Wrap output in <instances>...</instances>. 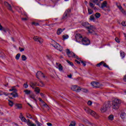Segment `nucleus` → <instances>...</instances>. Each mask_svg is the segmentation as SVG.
I'll return each instance as SVG.
<instances>
[{
	"instance_id": "ea45409f",
	"label": "nucleus",
	"mask_w": 126,
	"mask_h": 126,
	"mask_svg": "<svg viewBox=\"0 0 126 126\" xmlns=\"http://www.w3.org/2000/svg\"><path fill=\"white\" fill-rule=\"evenodd\" d=\"M26 60H27V58L26 57V56L25 55H22V61H26Z\"/></svg>"
},
{
	"instance_id": "49530a36",
	"label": "nucleus",
	"mask_w": 126,
	"mask_h": 126,
	"mask_svg": "<svg viewBox=\"0 0 126 126\" xmlns=\"http://www.w3.org/2000/svg\"><path fill=\"white\" fill-rule=\"evenodd\" d=\"M67 63L70 65H71V66H73V63L72 62H71L70 61L67 60L66 61Z\"/></svg>"
},
{
	"instance_id": "72a5a7b5",
	"label": "nucleus",
	"mask_w": 126,
	"mask_h": 126,
	"mask_svg": "<svg viewBox=\"0 0 126 126\" xmlns=\"http://www.w3.org/2000/svg\"><path fill=\"white\" fill-rule=\"evenodd\" d=\"M120 10L121 11V12H122V13H123V14H124V15H126V10H125L124 9V8H123V7L121 8L120 9Z\"/></svg>"
},
{
	"instance_id": "338daca9",
	"label": "nucleus",
	"mask_w": 126,
	"mask_h": 126,
	"mask_svg": "<svg viewBox=\"0 0 126 126\" xmlns=\"http://www.w3.org/2000/svg\"><path fill=\"white\" fill-rule=\"evenodd\" d=\"M68 77H69V78H71L72 77V75L70 74L69 75L67 76Z\"/></svg>"
},
{
	"instance_id": "774afa93",
	"label": "nucleus",
	"mask_w": 126,
	"mask_h": 126,
	"mask_svg": "<svg viewBox=\"0 0 126 126\" xmlns=\"http://www.w3.org/2000/svg\"><path fill=\"white\" fill-rule=\"evenodd\" d=\"M124 81H126V76H125L124 78Z\"/></svg>"
},
{
	"instance_id": "69168bd1",
	"label": "nucleus",
	"mask_w": 126,
	"mask_h": 126,
	"mask_svg": "<svg viewBox=\"0 0 126 126\" xmlns=\"http://www.w3.org/2000/svg\"><path fill=\"white\" fill-rule=\"evenodd\" d=\"M75 62L76 63H78V64H79V63H80V62L79 61H77V60H75Z\"/></svg>"
},
{
	"instance_id": "20e7f679",
	"label": "nucleus",
	"mask_w": 126,
	"mask_h": 126,
	"mask_svg": "<svg viewBox=\"0 0 126 126\" xmlns=\"http://www.w3.org/2000/svg\"><path fill=\"white\" fill-rule=\"evenodd\" d=\"M66 53L67 54V56H68V58H74V59H77L79 61H80V59L78 58L76 55H75L73 52H70L69 49H67L66 50Z\"/></svg>"
},
{
	"instance_id": "2eb2a0df",
	"label": "nucleus",
	"mask_w": 126,
	"mask_h": 126,
	"mask_svg": "<svg viewBox=\"0 0 126 126\" xmlns=\"http://www.w3.org/2000/svg\"><path fill=\"white\" fill-rule=\"evenodd\" d=\"M92 116L94 117V119H98L99 118H100V116H99V115L94 111L92 112Z\"/></svg>"
},
{
	"instance_id": "2f4dec72",
	"label": "nucleus",
	"mask_w": 126,
	"mask_h": 126,
	"mask_svg": "<svg viewBox=\"0 0 126 126\" xmlns=\"http://www.w3.org/2000/svg\"><path fill=\"white\" fill-rule=\"evenodd\" d=\"M8 104L9 105L10 107H12L13 106V102H12V101L8 99Z\"/></svg>"
},
{
	"instance_id": "6e6d98bb",
	"label": "nucleus",
	"mask_w": 126,
	"mask_h": 126,
	"mask_svg": "<svg viewBox=\"0 0 126 126\" xmlns=\"http://www.w3.org/2000/svg\"><path fill=\"white\" fill-rule=\"evenodd\" d=\"M122 24L123 26H126V22H125V21L122 22Z\"/></svg>"
},
{
	"instance_id": "4d7b16f0",
	"label": "nucleus",
	"mask_w": 126,
	"mask_h": 126,
	"mask_svg": "<svg viewBox=\"0 0 126 126\" xmlns=\"http://www.w3.org/2000/svg\"><path fill=\"white\" fill-rule=\"evenodd\" d=\"M35 123H36V125H37V126H40V125H41V123L38 122V121H36Z\"/></svg>"
},
{
	"instance_id": "393cba45",
	"label": "nucleus",
	"mask_w": 126,
	"mask_h": 126,
	"mask_svg": "<svg viewBox=\"0 0 126 126\" xmlns=\"http://www.w3.org/2000/svg\"><path fill=\"white\" fill-rule=\"evenodd\" d=\"M89 25H90V24L87 22H84L82 23V26H84V27H86V29H87V27H88Z\"/></svg>"
},
{
	"instance_id": "0eeeda50",
	"label": "nucleus",
	"mask_w": 126,
	"mask_h": 126,
	"mask_svg": "<svg viewBox=\"0 0 126 126\" xmlns=\"http://www.w3.org/2000/svg\"><path fill=\"white\" fill-rule=\"evenodd\" d=\"M71 89L73 91H75L77 93H78L79 92L80 87H78L77 85H73L71 87Z\"/></svg>"
},
{
	"instance_id": "b1692460",
	"label": "nucleus",
	"mask_w": 126,
	"mask_h": 126,
	"mask_svg": "<svg viewBox=\"0 0 126 126\" xmlns=\"http://www.w3.org/2000/svg\"><path fill=\"white\" fill-rule=\"evenodd\" d=\"M84 122H85L86 125H87L88 126H89V125L90 126H94V124L91 123V122H90L89 121H88V120H85L84 121Z\"/></svg>"
},
{
	"instance_id": "7ed1b4c3",
	"label": "nucleus",
	"mask_w": 126,
	"mask_h": 126,
	"mask_svg": "<svg viewBox=\"0 0 126 126\" xmlns=\"http://www.w3.org/2000/svg\"><path fill=\"white\" fill-rule=\"evenodd\" d=\"M111 107V102L110 101L105 102L103 106L100 108L101 113H105L110 109Z\"/></svg>"
},
{
	"instance_id": "6ab92c4d",
	"label": "nucleus",
	"mask_w": 126,
	"mask_h": 126,
	"mask_svg": "<svg viewBox=\"0 0 126 126\" xmlns=\"http://www.w3.org/2000/svg\"><path fill=\"white\" fill-rule=\"evenodd\" d=\"M107 1H103V3L101 4V8L104 9V7H106L107 6Z\"/></svg>"
},
{
	"instance_id": "8fccbe9b",
	"label": "nucleus",
	"mask_w": 126,
	"mask_h": 126,
	"mask_svg": "<svg viewBox=\"0 0 126 126\" xmlns=\"http://www.w3.org/2000/svg\"><path fill=\"white\" fill-rule=\"evenodd\" d=\"M32 25H34V26H39V24L38 23H35V22H32Z\"/></svg>"
},
{
	"instance_id": "c03bdc74",
	"label": "nucleus",
	"mask_w": 126,
	"mask_h": 126,
	"mask_svg": "<svg viewBox=\"0 0 126 126\" xmlns=\"http://www.w3.org/2000/svg\"><path fill=\"white\" fill-rule=\"evenodd\" d=\"M116 5L117 6V7L120 9L121 8H122V6L121 5V4L119 3H116Z\"/></svg>"
},
{
	"instance_id": "4468645a",
	"label": "nucleus",
	"mask_w": 126,
	"mask_h": 126,
	"mask_svg": "<svg viewBox=\"0 0 126 126\" xmlns=\"http://www.w3.org/2000/svg\"><path fill=\"white\" fill-rule=\"evenodd\" d=\"M4 5L9 9V10H12V8H11V5H10L8 2L5 1L4 2Z\"/></svg>"
},
{
	"instance_id": "e433bc0d",
	"label": "nucleus",
	"mask_w": 126,
	"mask_h": 126,
	"mask_svg": "<svg viewBox=\"0 0 126 126\" xmlns=\"http://www.w3.org/2000/svg\"><path fill=\"white\" fill-rule=\"evenodd\" d=\"M103 63H104V61H102L100 63H97L96 66L98 67H100L101 65H103Z\"/></svg>"
},
{
	"instance_id": "aec40b11",
	"label": "nucleus",
	"mask_w": 126,
	"mask_h": 126,
	"mask_svg": "<svg viewBox=\"0 0 126 126\" xmlns=\"http://www.w3.org/2000/svg\"><path fill=\"white\" fill-rule=\"evenodd\" d=\"M80 91H82V92H84V93H87V92H88V90H87V89H84L80 87L79 92H80Z\"/></svg>"
},
{
	"instance_id": "f8f14e48",
	"label": "nucleus",
	"mask_w": 126,
	"mask_h": 126,
	"mask_svg": "<svg viewBox=\"0 0 126 126\" xmlns=\"http://www.w3.org/2000/svg\"><path fill=\"white\" fill-rule=\"evenodd\" d=\"M84 110H85V112H86L87 114H89V115H91V116L92 115V113L93 112H94V111H93V110H92L89 108H84Z\"/></svg>"
},
{
	"instance_id": "4c0bfd02",
	"label": "nucleus",
	"mask_w": 126,
	"mask_h": 126,
	"mask_svg": "<svg viewBox=\"0 0 126 126\" xmlns=\"http://www.w3.org/2000/svg\"><path fill=\"white\" fill-rule=\"evenodd\" d=\"M34 92L37 93H40V89L38 87L34 88Z\"/></svg>"
},
{
	"instance_id": "09e8293b",
	"label": "nucleus",
	"mask_w": 126,
	"mask_h": 126,
	"mask_svg": "<svg viewBox=\"0 0 126 126\" xmlns=\"http://www.w3.org/2000/svg\"><path fill=\"white\" fill-rule=\"evenodd\" d=\"M2 30H3V31H4V32H5V33H6V31H7L9 33H10V32L9 31V30L8 29H6V30H5L3 28Z\"/></svg>"
},
{
	"instance_id": "864d4df0",
	"label": "nucleus",
	"mask_w": 126,
	"mask_h": 126,
	"mask_svg": "<svg viewBox=\"0 0 126 126\" xmlns=\"http://www.w3.org/2000/svg\"><path fill=\"white\" fill-rule=\"evenodd\" d=\"M88 105L89 106H91V105H92V101H91V100H89L88 102Z\"/></svg>"
},
{
	"instance_id": "1a4fd4ad",
	"label": "nucleus",
	"mask_w": 126,
	"mask_h": 126,
	"mask_svg": "<svg viewBox=\"0 0 126 126\" xmlns=\"http://www.w3.org/2000/svg\"><path fill=\"white\" fill-rule=\"evenodd\" d=\"M33 39L36 42H39V43L40 44H42V43H43V42H44V40H43V39H42L41 38H38V36H35L34 37H33Z\"/></svg>"
},
{
	"instance_id": "79ce46f5",
	"label": "nucleus",
	"mask_w": 126,
	"mask_h": 126,
	"mask_svg": "<svg viewBox=\"0 0 126 126\" xmlns=\"http://www.w3.org/2000/svg\"><path fill=\"white\" fill-rule=\"evenodd\" d=\"M88 11L89 15L92 14L93 13V10H92L91 9L88 8Z\"/></svg>"
},
{
	"instance_id": "de8ad7c7",
	"label": "nucleus",
	"mask_w": 126,
	"mask_h": 126,
	"mask_svg": "<svg viewBox=\"0 0 126 126\" xmlns=\"http://www.w3.org/2000/svg\"><path fill=\"white\" fill-rule=\"evenodd\" d=\"M90 6L91 7L94 8V9H96V7H94V4L92 2H90Z\"/></svg>"
},
{
	"instance_id": "13d9d810",
	"label": "nucleus",
	"mask_w": 126,
	"mask_h": 126,
	"mask_svg": "<svg viewBox=\"0 0 126 126\" xmlns=\"http://www.w3.org/2000/svg\"><path fill=\"white\" fill-rule=\"evenodd\" d=\"M19 50L20 51H21V52H23V51H24V48H22L19 47Z\"/></svg>"
},
{
	"instance_id": "c756f323",
	"label": "nucleus",
	"mask_w": 126,
	"mask_h": 126,
	"mask_svg": "<svg viewBox=\"0 0 126 126\" xmlns=\"http://www.w3.org/2000/svg\"><path fill=\"white\" fill-rule=\"evenodd\" d=\"M20 119H21L22 122H24V123L27 122V120H26L25 117L22 116L20 117Z\"/></svg>"
},
{
	"instance_id": "a19ab883",
	"label": "nucleus",
	"mask_w": 126,
	"mask_h": 126,
	"mask_svg": "<svg viewBox=\"0 0 126 126\" xmlns=\"http://www.w3.org/2000/svg\"><path fill=\"white\" fill-rule=\"evenodd\" d=\"M21 54L20 53H18L16 55L15 59L17 60H19V58H20Z\"/></svg>"
},
{
	"instance_id": "a878e982",
	"label": "nucleus",
	"mask_w": 126,
	"mask_h": 126,
	"mask_svg": "<svg viewBox=\"0 0 126 126\" xmlns=\"http://www.w3.org/2000/svg\"><path fill=\"white\" fill-rule=\"evenodd\" d=\"M94 16L95 17V19H98V18H100V17L101 16V14H100L99 13H96L94 14Z\"/></svg>"
},
{
	"instance_id": "cd10ccee",
	"label": "nucleus",
	"mask_w": 126,
	"mask_h": 126,
	"mask_svg": "<svg viewBox=\"0 0 126 126\" xmlns=\"http://www.w3.org/2000/svg\"><path fill=\"white\" fill-rule=\"evenodd\" d=\"M57 68H58L59 70H60V71H63V67L62 64H59Z\"/></svg>"
},
{
	"instance_id": "f03ea898",
	"label": "nucleus",
	"mask_w": 126,
	"mask_h": 126,
	"mask_svg": "<svg viewBox=\"0 0 126 126\" xmlns=\"http://www.w3.org/2000/svg\"><path fill=\"white\" fill-rule=\"evenodd\" d=\"M122 104V101L120 99H115L112 101V107L114 110H118Z\"/></svg>"
},
{
	"instance_id": "e2e57ef3",
	"label": "nucleus",
	"mask_w": 126,
	"mask_h": 126,
	"mask_svg": "<svg viewBox=\"0 0 126 126\" xmlns=\"http://www.w3.org/2000/svg\"><path fill=\"white\" fill-rule=\"evenodd\" d=\"M3 56V53L0 51V57H2Z\"/></svg>"
},
{
	"instance_id": "680f3d73",
	"label": "nucleus",
	"mask_w": 126,
	"mask_h": 126,
	"mask_svg": "<svg viewBox=\"0 0 126 126\" xmlns=\"http://www.w3.org/2000/svg\"><path fill=\"white\" fill-rule=\"evenodd\" d=\"M22 20L23 21H26L27 20V18H22Z\"/></svg>"
},
{
	"instance_id": "ddd939ff",
	"label": "nucleus",
	"mask_w": 126,
	"mask_h": 126,
	"mask_svg": "<svg viewBox=\"0 0 126 126\" xmlns=\"http://www.w3.org/2000/svg\"><path fill=\"white\" fill-rule=\"evenodd\" d=\"M89 20L90 21H93V22H95L96 23H97L98 21L96 20V18H95V17L94 15H92L90 16Z\"/></svg>"
},
{
	"instance_id": "dca6fc26",
	"label": "nucleus",
	"mask_w": 126,
	"mask_h": 126,
	"mask_svg": "<svg viewBox=\"0 0 126 126\" xmlns=\"http://www.w3.org/2000/svg\"><path fill=\"white\" fill-rule=\"evenodd\" d=\"M120 117L122 120H126V114L125 112H122L120 115Z\"/></svg>"
},
{
	"instance_id": "f3484780",
	"label": "nucleus",
	"mask_w": 126,
	"mask_h": 126,
	"mask_svg": "<svg viewBox=\"0 0 126 126\" xmlns=\"http://www.w3.org/2000/svg\"><path fill=\"white\" fill-rule=\"evenodd\" d=\"M10 95H12L14 98H16V97H18V94H17V92H13L10 94Z\"/></svg>"
},
{
	"instance_id": "0e129e2a",
	"label": "nucleus",
	"mask_w": 126,
	"mask_h": 126,
	"mask_svg": "<svg viewBox=\"0 0 126 126\" xmlns=\"http://www.w3.org/2000/svg\"><path fill=\"white\" fill-rule=\"evenodd\" d=\"M3 95H5V96H8V94H7L5 92L3 93Z\"/></svg>"
},
{
	"instance_id": "423d86ee",
	"label": "nucleus",
	"mask_w": 126,
	"mask_h": 126,
	"mask_svg": "<svg viewBox=\"0 0 126 126\" xmlns=\"http://www.w3.org/2000/svg\"><path fill=\"white\" fill-rule=\"evenodd\" d=\"M87 29L89 33H94L96 30V28L94 26L90 25L87 27Z\"/></svg>"
},
{
	"instance_id": "9b49d317",
	"label": "nucleus",
	"mask_w": 126,
	"mask_h": 126,
	"mask_svg": "<svg viewBox=\"0 0 126 126\" xmlns=\"http://www.w3.org/2000/svg\"><path fill=\"white\" fill-rule=\"evenodd\" d=\"M69 12H70V10L69 9L65 11L63 16V19H66V18H67V16L68 15Z\"/></svg>"
},
{
	"instance_id": "bb28decb",
	"label": "nucleus",
	"mask_w": 126,
	"mask_h": 126,
	"mask_svg": "<svg viewBox=\"0 0 126 126\" xmlns=\"http://www.w3.org/2000/svg\"><path fill=\"white\" fill-rule=\"evenodd\" d=\"M24 92H25L26 95H30V94H31V91L28 90H25Z\"/></svg>"
},
{
	"instance_id": "052dcab7",
	"label": "nucleus",
	"mask_w": 126,
	"mask_h": 126,
	"mask_svg": "<svg viewBox=\"0 0 126 126\" xmlns=\"http://www.w3.org/2000/svg\"><path fill=\"white\" fill-rule=\"evenodd\" d=\"M47 125L48 126H52L53 124H52V123H47Z\"/></svg>"
},
{
	"instance_id": "5701e85b",
	"label": "nucleus",
	"mask_w": 126,
	"mask_h": 126,
	"mask_svg": "<svg viewBox=\"0 0 126 126\" xmlns=\"http://www.w3.org/2000/svg\"><path fill=\"white\" fill-rule=\"evenodd\" d=\"M35 97V95L34 94H32L30 95V97H31V99H32L33 100H34V101H35V102H37V99H36Z\"/></svg>"
},
{
	"instance_id": "7c9ffc66",
	"label": "nucleus",
	"mask_w": 126,
	"mask_h": 126,
	"mask_svg": "<svg viewBox=\"0 0 126 126\" xmlns=\"http://www.w3.org/2000/svg\"><path fill=\"white\" fill-rule=\"evenodd\" d=\"M62 32H63V30H62V29H58L57 30V34L61 35V34H62Z\"/></svg>"
},
{
	"instance_id": "6e6552de",
	"label": "nucleus",
	"mask_w": 126,
	"mask_h": 126,
	"mask_svg": "<svg viewBox=\"0 0 126 126\" xmlns=\"http://www.w3.org/2000/svg\"><path fill=\"white\" fill-rule=\"evenodd\" d=\"M36 76L38 79H39V77H43L45 78V75H44V73L40 71H37L36 74Z\"/></svg>"
},
{
	"instance_id": "58836bf2",
	"label": "nucleus",
	"mask_w": 126,
	"mask_h": 126,
	"mask_svg": "<svg viewBox=\"0 0 126 126\" xmlns=\"http://www.w3.org/2000/svg\"><path fill=\"white\" fill-rule=\"evenodd\" d=\"M102 65H103V66L104 67H106L107 68H108V69H110V67H109L108 65H107V63H104L103 62V63L102 64Z\"/></svg>"
},
{
	"instance_id": "bf43d9fd",
	"label": "nucleus",
	"mask_w": 126,
	"mask_h": 126,
	"mask_svg": "<svg viewBox=\"0 0 126 126\" xmlns=\"http://www.w3.org/2000/svg\"><path fill=\"white\" fill-rule=\"evenodd\" d=\"M115 41L117 43H120V40H119V38L118 37L115 38Z\"/></svg>"
},
{
	"instance_id": "9d476101",
	"label": "nucleus",
	"mask_w": 126,
	"mask_h": 126,
	"mask_svg": "<svg viewBox=\"0 0 126 126\" xmlns=\"http://www.w3.org/2000/svg\"><path fill=\"white\" fill-rule=\"evenodd\" d=\"M91 85L93 87H95V88H98L99 87V82L93 81L91 82Z\"/></svg>"
},
{
	"instance_id": "412c9836",
	"label": "nucleus",
	"mask_w": 126,
	"mask_h": 126,
	"mask_svg": "<svg viewBox=\"0 0 126 126\" xmlns=\"http://www.w3.org/2000/svg\"><path fill=\"white\" fill-rule=\"evenodd\" d=\"M9 91H11L12 92H17V90L15 89V86L12 87Z\"/></svg>"
},
{
	"instance_id": "f704fd0d",
	"label": "nucleus",
	"mask_w": 126,
	"mask_h": 126,
	"mask_svg": "<svg viewBox=\"0 0 126 126\" xmlns=\"http://www.w3.org/2000/svg\"><path fill=\"white\" fill-rule=\"evenodd\" d=\"M27 124L28 125V126H32V125H33V124H32V123H31V122H30V120L28 119V121H27Z\"/></svg>"
},
{
	"instance_id": "c85d7f7f",
	"label": "nucleus",
	"mask_w": 126,
	"mask_h": 126,
	"mask_svg": "<svg viewBox=\"0 0 126 126\" xmlns=\"http://www.w3.org/2000/svg\"><path fill=\"white\" fill-rule=\"evenodd\" d=\"M120 55L122 59H124V58L126 57V54H125V52L123 51H120Z\"/></svg>"
},
{
	"instance_id": "603ef678",
	"label": "nucleus",
	"mask_w": 126,
	"mask_h": 126,
	"mask_svg": "<svg viewBox=\"0 0 126 126\" xmlns=\"http://www.w3.org/2000/svg\"><path fill=\"white\" fill-rule=\"evenodd\" d=\"M24 87L25 88H28V84H27V82L24 84Z\"/></svg>"
},
{
	"instance_id": "4be33fe9",
	"label": "nucleus",
	"mask_w": 126,
	"mask_h": 126,
	"mask_svg": "<svg viewBox=\"0 0 126 126\" xmlns=\"http://www.w3.org/2000/svg\"><path fill=\"white\" fill-rule=\"evenodd\" d=\"M16 107H17L16 109H19L20 110V109H22V105L20 103H17L16 104Z\"/></svg>"
},
{
	"instance_id": "a18cd8bd",
	"label": "nucleus",
	"mask_w": 126,
	"mask_h": 126,
	"mask_svg": "<svg viewBox=\"0 0 126 126\" xmlns=\"http://www.w3.org/2000/svg\"><path fill=\"white\" fill-rule=\"evenodd\" d=\"M63 40H65L66 39H68V35H63Z\"/></svg>"
},
{
	"instance_id": "a211bd4d",
	"label": "nucleus",
	"mask_w": 126,
	"mask_h": 126,
	"mask_svg": "<svg viewBox=\"0 0 126 126\" xmlns=\"http://www.w3.org/2000/svg\"><path fill=\"white\" fill-rule=\"evenodd\" d=\"M103 0H93L92 1L94 3H95L96 5H100L99 3Z\"/></svg>"
},
{
	"instance_id": "5fc2aeb1",
	"label": "nucleus",
	"mask_w": 126,
	"mask_h": 126,
	"mask_svg": "<svg viewBox=\"0 0 126 126\" xmlns=\"http://www.w3.org/2000/svg\"><path fill=\"white\" fill-rule=\"evenodd\" d=\"M81 63H82L83 66H86V63H85V62H83V61H81Z\"/></svg>"
},
{
	"instance_id": "39448f33",
	"label": "nucleus",
	"mask_w": 126,
	"mask_h": 126,
	"mask_svg": "<svg viewBox=\"0 0 126 126\" xmlns=\"http://www.w3.org/2000/svg\"><path fill=\"white\" fill-rule=\"evenodd\" d=\"M52 43L54 44H52L51 45L55 49L58 50V51H60V52H62V51H63V46H61L59 43H57L56 41H55V40H52Z\"/></svg>"
},
{
	"instance_id": "f257e3e1",
	"label": "nucleus",
	"mask_w": 126,
	"mask_h": 126,
	"mask_svg": "<svg viewBox=\"0 0 126 126\" xmlns=\"http://www.w3.org/2000/svg\"><path fill=\"white\" fill-rule=\"evenodd\" d=\"M75 39L76 42H82V44L85 46L90 45V40L86 37H82V35L79 33H78L75 35Z\"/></svg>"
},
{
	"instance_id": "c9c22d12",
	"label": "nucleus",
	"mask_w": 126,
	"mask_h": 126,
	"mask_svg": "<svg viewBox=\"0 0 126 126\" xmlns=\"http://www.w3.org/2000/svg\"><path fill=\"white\" fill-rule=\"evenodd\" d=\"M30 85L31 87H32V89H34L35 86H36L35 85V84H34V83H33V82H31Z\"/></svg>"
},
{
	"instance_id": "3c124183",
	"label": "nucleus",
	"mask_w": 126,
	"mask_h": 126,
	"mask_svg": "<svg viewBox=\"0 0 126 126\" xmlns=\"http://www.w3.org/2000/svg\"><path fill=\"white\" fill-rule=\"evenodd\" d=\"M69 126H75V122H72L69 125Z\"/></svg>"
},
{
	"instance_id": "473e14b6",
	"label": "nucleus",
	"mask_w": 126,
	"mask_h": 126,
	"mask_svg": "<svg viewBox=\"0 0 126 126\" xmlns=\"http://www.w3.org/2000/svg\"><path fill=\"white\" fill-rule=\"evenodd\" d=\"M108 120L109 121H113L114 120V115H110L108 116Z\"/></svg>"
},
{
	"instance_id": "37998d69",
	"label": "nucleus",
	"mask_w": 126,
	"mask_h": 126,
	"mask_svg": "<svg viewBox=\"0 0 126 126\" xmlns=\"http://www.w3.org/2000/svg\"><path fill=\"white\" fill-rule=\"evenodd\" d=\"M26 116L29 119H32V116H31V114L29 113H27Z\"/></svg>"
}]
</instances>
